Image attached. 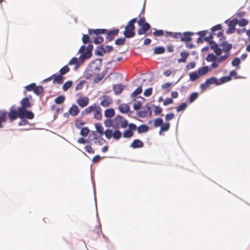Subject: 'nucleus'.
<instances>
[{"label":"nucleus","instance_id":"obj_1","mask_svg":"<svg viewBox=\"0 0 250 250\" xmlns=\"http://www.w3.org/2000/svg\"><path fill=\"white\" fill-rule=\"evenodd\" d=\"M21 106L18 107L19 110L21 112V115L22 113H24L26 116V118L28 119H32L34 117V114L33 113L30 111H28L26 110L27 108H28L31 106V104L29 101V99L28 98H23L21 101Z\"/></svg>","mask_w":250,"mask_h":250},{"label":"nucleus","instance_id":"obj_2","mask_svg":"<svg viewBox=\"0 0 250 250\" xmlns=\"http://www.w3.org/2000/svg\"><path fill=\"white\" fill-rule=\"evenodd\" d=\"M137 21V18H133L131 20L125 27V30L124 32V35L125 38H131L135 36V25L134 23Z\"/></svg>","mask_w":250,"mask_h":250},{"label":"nucleus","instance_id":"obj_3","mask_svg":"<svg viewBox=\"0 0 250 250\" xmlns=\"http://www.w3.org/2000/svg\"><path fill=\"white\" fill-rule=\"evenodd\" d=\"M127 125V121L123 116H117L113 120V126L116 129H118L119 127L125 128Z\"/></svg>","mask_w":250,"mask_h":250},{"label":"nucleus","instance_id":"obj_4","mask_svg":"<svg viewBox=\"0 0 250 250\" xmlns=\"http://www.w3.org/2000/svg\"><path fill=\"white\" fill-rule=\"evenodd\" d=\"M108 140L113 137L115 140H118L122 137V133L119 129H115L114 132L110 129H106L104 133Z\"/></svg>","mask_w":250,"mask_h":250},{"label":"nucleus","instance_id":"obj_5","mask_svg":"<svg viewBox=\"0 0 250 250\" xmlns=\"http://www.w3.org/2000/svg\"><path fill=\"white\" fill-rule=\"evenodd\" d=\"M213 84L216 85H219V79L215 77H212L206 80L204 83L200 84V88L202 91H204L209 87L210 85Z\"/></svg>","mask_w":250,"mask_h":250},{"label":"nucleus","instance_id":"obj_6","mask_svg":"<svg viewBox=\"0 0 250 250\" xmlns=\"http://www.w3.org/2000/svg\"><path fill=\"white\" fill-rule=\"evenodd\" d=\"M8 117L11 122L16 120L18 117L21 119L26 118V116L24 113H22V115H21V112L18 108L17 110L11 109L8 113Z\"/></svg>","mask_w":250,"mask_h":250},{"label":"nucleus","instance_id":"obj_7","mask_svg":"<svg viewBox=\"0 0 250 250\" xmlns=\"http://www.w3.org/2000/svg\"><path fill=\"white\" fill-rule=\"evenodd\" d=\"M113 49V48L112 46L106 45L104 47L103 45H101V46L96 51V54L99 56H103L104 54L110 52Z\"/></svg>","mask_w":250,"mask_h":250},{"label":"nucleus","instance_id":"obj_8","mask_svg":"<svg viewBox=\"0 0 250 250\" xmlns=\"http://www.w3.org/2000/svg\"><path fill=\"white\" fill-rule=\"evenodd\" d=\"M89 103V99L86 96L82 97L77 100V104L82 108L87 106Z\"/></svg>","mask_w":250,"mask_h":250},{"label":"nucleus","instance_id":"obj_9","mask_svg":"<svg viewBox=\"0 0 250 250\" xmlns=\"http://www.w3.org/2000/svg\"><path fill=\"white\" fill-rule=\"evenodd\" d=\"M97 105V104L94 103L91 105L87 106L82 111V115L85 116L93 112Z\"/></svg>","mask_w":250,"mask_h":250},{"label":"nucleus","instance_id":"obj_10","mask_svg":"<svg viewBox=\"0 0 250 250\" xmlns=\"http://www.w3.org/2000/svg\"><path fill=\"white\" fill-rule=\"evenodd\" d=\"M100 102V104L104 107H107L112 103V100L108 95H104Z\"/></svg>","mask_w":250,"mask_h":250},{"label":"nucleus","instance_id":"obj_11","mask_svg":"<svg viewBox=\"0 0 250 250\" xmlns=\"http://www.w3.org/2000/svg\"><path fill=\"white\" fill-rule=\"evenodd\" d=\"M93 113V117L98 120H101L103 118L102 110L100 105H98Z\"/></svg>","mask_w":250,"mask_h":250},{"label":"nucleus","instance_id":"obj_12","mask_svg":"<svg viewBox=\"0 0 250 250\" xmlns=\"http://www.w3.org/2000/svg\"><path fill=\"white\" fill-rule=\"evenodd\" d=\"M119 31V30L118 29H114V30H113L111 31H109L108 32H107L106 31V33L107 34V36L106 37V40L108 42L111 41L112 40H113L114 39V38H115V36H116L118 34Z\"/></svg>","mask_w":250,"mask_h":250},{"label":"nucleus","instance_id":"obj_13","mask_svg":"<svg viewBox=\"0 0 250 250\" xmlns=\"http://www.w3.org/2000/svg\"><path fill=\"white\" fill-rule=\"evenodd\" d=\"M80 112L78 106L75 104H72L68 110V113L71 116L74 117L77 116Z\"/></svg>","mask_w":250,"mask_h":250},{"label":"nucleus","instance_id":"obj_14","mask_svg":"<svg viewBox=\"0 0 250 250\" xmlns=\"http://www.w3.org/2000/svg\"><path fill=\"white\" fill-rule=\"evenodd\" d=\"M220 46L222 48V50L226 53H229V51L232 48V45L230 43H228L226 41L222 42Z\"/></svg>","mask_w":250,"mask_h":250},{"label":"nucleus","instance_id":"obj_15","mask_svg":"<svg viewBox=\"0 0 250 250\" xmlns=\"http://www.w3.org/2000/svg\"><path fill=\"white\" fill-rule=\"evenodd\" d=\"M106 33V29H88V34L90 36H92L95 34L97 36L102 34H105Z\"/></svg>","mask_w":250,"mask_h":250},{"label":"nucleus","instance_id":"obj_16","mask_svg":"<svg viewBox=\"0 0 250 250\" xmlns=\"http://www.w3.org/2000/svg\"><path fill=\"white\" fill-rule=\"evenodd\" d=\"M97 76V73L94 72L91 68L87 69L84 72V77L86 79H94V78Z\"/></svg>","mask_w":250,"mask_h":250},{"label":"nucleus","instance_id":"obj_17","mask_svg":"<svg viewBox=\"0 0 250 250\" xmlns=\"http://www.w3.org/2000/svg\"><path fill=\"white\" fill-rule=\"evenodd\" d=\"M143 146L144 143L139 139L134 140L130 145V147L133 148H141Z\"/></svg>","mask_w":250,"mask_h":250},{"label":"nucleus","instance_id":"obj_18","mask_svg":"<svg viewBox=\"0 0 250 250\" xmlns=\"http://www.w3.org/2000/svg\"><path fill=\"white\" fill-rule=\"evenodd\" d=\"M52 77L53 78V83L62 84L63 82V77L60 74L59 75L53 74Z\"/></svg>","mask_w":250,"mask_h":250},{"label":"nucleus","instance_id":"obj_19","mask_svg":"<svg viewBox=\"0 0 250 250\" xmlns=\"http://www.w3.org/2000/svg\"><path fill=\"white\" fill-rule=\"evenodd\" d=\"M193 35V33L185 32L183 34H182V37H180V40L182 42L190 41L192 39L191 36Z\"/></svg>","mask_w":250,"mask_h":250},{"label":"nucleus","instance_id":"obj_20","mask_svg":"<svg viewBox=\"0 0 250 250\" xmlns=\"http://www.w3.org/2000/svg\"><path fill=\"white\" fill-rule=\"evenodd\" d=\"M181 58L178 59L177 62L178 63L186 62L187 59L189 56V53L187 51H183L180 53Z\"/></svg>","mask_w":250,"mask_h":250},{"label":"nucleus","instance_id":"obj_21","mask_svg":"<svg viewBox=\"0 0 250 250\" xmlns=\"http://www.w3.org/2000/svg\"><path fill=\"white\" fill-rule=\"evenodd\" d=\"M7 113L4 110H0V128L3 127L2 123L6 121V116Z\"/></svg>","mask_w":250,"mask_h":250},{"label":"nucleus","instance_id":"obj_22","mask_svg":"<svg viewBox=\"0 0 250 250\" xmlns=\"http://www.w3.org/2000/svg\"><path fill=\"white\" fill-rule=\"evenodd\" d=\"M113 90L116 95L120 94L123 91L124 86L122 84H116L113 86Z\"/></svg>","mask_w":250,"mask_h":250},{"label":"nucleus","instance_id":"obj_23","mask_svg":"<svg viewBox=\"0 0 250 250\" xmlns=\"http://www.w3.org/2000/svg\"><path fill=\"white\" fill-rule=\"evenodd\" d=\"M170 126V124L169 123H166L165 124L163 123L161 126L160 130L159 132V134L160 135H161L162 131H167L169 129Z\"/></svg>","mask_w":250,"mask_h":250},{"label":"nucleus","instance_id":"obj_24","mask_svg":"<svg viewBox=\"0 0 250 250\" xmlns=\"http://www.w3.org/2000/svg\"><path fill=\"white\" fill-rule=\"evenodd\" d=\"M104 116L107 118H111L115 115V111L114 109L109 108L104 111Z\"/></svg>","mask_w":250,"mask_h":250},{"label":"nucleus","instance_id":"obj_25","mask_svg":"<svg viewBox=\"0 0 250 250\" xmlns=\"http://www.w3.org/2000/svg\"><path fill=\"white\" fill-rule=\"evenodd\" d=\"M119 110L122 113H127L129 111V106L126 104H122L119 106Z\"/></svg>","mask_w":250,"mask_h":250},{"label":"nucleus","instance_id":"obj_26","mask_svg":"<svg viewBox=\"0 0 250 250\" xmlns=\"http://www.w3.org/2000/svg\"><path fill=\"white\" fill-rule=\"evenodd\" d=\"M97 132L99 133L100 136H102L104 133V128L102 125L100 123H97L95 125Z\"/></svg>","mask_w":250,"mask_h":250},{"label":"nucleus","instance_id":"obj_27","mask_svg":"<svg viewBox=\"0 0 250 250\" xmlns=\"http://www.w3.org/2000/svg\"><path fill=\"white\" fill-rule=\"evenodd\" d=\"M142 86H139L130 95V97L132 99H135V97L139 94H141L142 93Z\"/></svg>","mask_w":250,"mask_h":250},{"label":"nucleus","instance_id":"obj_28","mask_svg":"<svg viewBox=\"0 0 250 250\" xmlns=\"http://www.w3.org/2000/svg\"><path fill=\"white\" fill-rule=\"evenodd\" d=\"M139 133L146 132L148 130V127L146 125H142L137 128Z\"/></svg>","mask_w":250,"mask_h":250},{"label":"nucleus","instance_id":"obj_29","mask_svg":"<svg viewBox=\"0 0 250 250\" xmlns=\"http://www.w3.org/2000/svg\"><path fill=\"white\" fill-rule=\"evenodd\" d=\"M166 51L165 48L163 46H159L155 48L154 50V54H161L164 53Z\"/></svg>","mask_w":250,"mask_h":250},{"label":"nucleus","instance_id":"obj_30","mask_svg":"<svg viewBox=\"0 0 250 250\" xmlns=\"http://www.w3.org/2000/svg\"><path fill=\"white\" fill-rule=\"evenodd\" d=\"M43 91V87L42 86H37L35 85V87L34 88L33 92L34 93L37 95H39L41 93H42Z\"/></svg>","mask_w":250,"mask_h":250},{"label":"nucleus","instance_id":"obj_31","mask_svg":"<svg viewBox=\"0 0 250 250\" xmlns=\"http://www.w3.org/2000/svg\"><path fill=\"white\" fill-rule=\"evenodd\" d=\"M231 80L230 76H228L222 77L220 79H219V85H221L225 83L229 82Z\"/></svg>","mask_w":250,"mask_h":250},{"label":"nucleus","instance_id":"obj_32","mask_svg":"<svg viewBox=\"0 0 250 250\" xmlns=\"http://www.w3.org/2000/svg\"><path fill=\"white\" fill-rule=\"evenodd\" d=\"M208 67L204 66L198 69V73L199 75H204L208 73Z\"/></svg>","mask_w":250,"mask_h":250},{"label":"nucleus","instance_id":"obj_33","mask_svg":"<svg viewBox=\"0 0 250 250\" xmlns=\"http://www.w3.org/2000/svg\"><path fill=\"white\" fill-rule=\"evenodd\" d=\"M199 75L197 72H193L190 73L189 78L191 81H196L198 79Z\"/></svg>","mask_w":250,"mask_h":250},{"label":"nucleus","instance_id":"obj_34","mask_svg":"<svg viewBox=\"0 0 250 250\" xmlns=\"http://www.w3.org/2000/svg\"><path fill=\"white\" fill-rule=\"evenodd\" d=\"M72 83H73L71 81L65 82L62 86L63 90L64 91H67L70 87H71Z\"/></svg>","mask_w":250,"mask_h":250},{"label":"nucleus","instance_id":"obj_35","mask_svg":"<svg viewBox=\"0 0 250 250\" xmlns=\"http://www.w3.org/2000/svg\"><path fill=\"white\" fill-rule=\"evenodd\" d=\"M238 20L237 19H233L230 21L229 26L231 27L232 30H235V26L238 24Z\"/></svg>","mask_w":250,"mask_h":250},{"label":"nucleus","instance_id":"obj_36","mask_svg":"<svg viewBox=\"0 0 250 250\" xmlns=\"http://www.w3.org/2000/svg\"><path fill=\"white\" fill-rule=\"evenodd\" d=\"M145 110L141 112V116L144 117L148 115H151V111L149 107L147 106Z\"/></svg>","mask_w":250,"mask_h":250},{"label":"nucleus","instance_id":"obj_37","mask_svg":"<svg viewBox=\"0 0 250 250\" xmlns=\"http://www.w3.org/2000/svg\"><path fill=\"white\" fill-rule=\"evenodd\" d=\"M89 132V129L87 127H84L81 128L80 131V134L82 136L86 137L88 134Z\"/></svg>","mask_w":250,"mask_h":250},{"label":"nucleus","instance_id":"obj_38","mask_svg":"<svg viewBox=\"0 0 250 250\" xmlns=\"http://www.w3.org/2000/svg\"><path fill=\"white\" fill-rule=\"evenodd\" d=\"M65 100V97L64 96L60 95L55 99V102L57 104H61Z\"/></svg>","mask_w":250,"mask_h":250},{"label":"nucleus","instance_id":"obj_39","mask_svg":"<svg viewBox=\"0 0 250 250\" xmlns=\"http://www.w3.org/2000/svg\"><path fill=\"white\" fill-rule=\"evenodd\" d=\"M70 70L69 67L66 65L62 67L60 70V74L62 76L65 75L66 73L68 72Z\"/></svg>","mask_w":250,"mask_h":250},{"label":"nucleus","instance_id":"obj_40","mask_svg":"<svg viewBox=\"0 0 250 250\" xmlns=\"http://www.w3.org/2000/svg\"><path fill=\"white\" fill-rule=\"evenodd\" d=\"M216 57L213 53L208 54L206 58V61L209 62H214L216 60Z\"/></svg>","mask_w":250,"mask_h":250},{"label":"nucleus","instance_id":"obj_41","mask_svg":"<svg viewBox=\"0 0 250 250\" xmlns=\"http://www.w3.org/2000/svg\"><path fill=\"white\" fill-rule=\"evenodd\" d=\"M93 45L92 44H89L86 50V57L87 58H89L91 57V54H92V50L93 49Z\"/></svg>","mask_w":250,"mask_h":250},{"label":"nucleus","instance_id":"obj_42","mask_svg":"<svg viewBox=\"0 0 250 250\" xmlns=\"http://www.w3.org/2000/svg\"><path fill=\"white\" fill-rule=\"evenodd\" d=\"M163 123V120L161 118H157L154 120V127H157L161 126L162 124Z\"/></svg>","mask_w":250,"mask_h":250},{"label":"nucleus","instance_id":"obj_43","mask_svg":"<svg viewBox=\"0 0 250 250\" xmlns=\"http://www.w3.org/2000/svg\"><path fill=\"white\" fill-rule=\"evenodd\" d=\"M133 135V132L130 130L127 129L125 130L123 133V137L124 138H130Z\"/></svg>","mask_w":250,"mask_h":250},{"label":"nucleus","instance_id":"obj_44","mask_svg":"<svg viewBox=\"0 0 250 250\" xmlns=\"http://www.w3.org/2000/svg\"><path fill=\"white\" fill-rule=\"evenodd\" d=\"M198 96V94L197 92H194L192 93L189 98V102L190 103H192L197 98Z\"/></svg>","mask_w":250,"mask_h":250},{"label":"nucleus","instance_id":"obj_45","mask_svg":"<svg viewBox=\"0 0 250 250\" xmlns=\"http://www.w3.org/2000/svg\"><path fill=\"white\" fill-rule=\"evenodd\" d=\"M92 38L94 40L95 44H99L104 41V39L101 36L92 37Z\"/></svg>","mask_w":250,"mask_h":250},{"label":"nucleus","instance_id":"obj_46","mask_svg":"<svg viewBox=\"0 0 250 250\" xmlns=\"http://www.w3.org/2000/svg\"><path fill=\"white\" fill-rule=\"evenodd\" d=\"M187 105L186 103H182L180 105L176 107V110L178 112L184 111L187 108Z\"/></svg>","mask_w":250,"mask_h":250},{"label":"nucleus","instance_id":"obj_47","mask_svg":"<svg viewBox=\"0 0 250 250\" xmlns=\"http://www.w3.org/2000/svg\"><path fill=\"white\" fill-rule=\"evenodd\" d=\"M195 65H196V63L194 62H189L186 65V68H185V70L188 71L190 69H193L195 67Z\"/></svg>","mask_w":250,"mask_h":250},{"label":"nucleus","instance_id":"obj_48","mask_svg":"<svg viewBox=\"0 0 250 250\" xmlns=\"http://www.w3.org/2000/svg\"><path fill=\"white\" fill-rule=\"evenodd\" d=\"M229 54H230V53H227L225 54V55L220 57L217 59L218 63H220V62H224L225 60H226L229 57Z\"/></svg>","mask_w":250,"mask_h":250},{"label":"nucleus","instance_id":"obj_49","mask_svg":"<svg viewBox=\"0 0 250 250\" xmlns=\"http://www.w3.org/2000/svg\"><path fill=\"white\" fill-rule=\"evenodd\" d=\"M68 64L69 65L75 64L76 68H77L79 65L78 59L76 57H73L69 61V62H68Z\"/></svg>","mask_w":250,"mask_h":250},{"label":"nucleus","instance_id":"obj_50","mask_svg":"<svg viewBox=\"0 0 250 250\" xmlns=\"http://www.w3.org/2000/svg\"><path fill=\"white\" fill-rule=\"evenodd\" d=\"M84 125V123L80 119H77L75 122V125L78 128H81L82 126Z\"/></svg>","mask_w":250,"mask_h":250},{"label":"nucleus","instance_id":"obj_51","mask_svg":"<svg viewBox=\"0 0 250 250\" xmlns=\"http://www.w3.org/2000/svg\"><path fill=\"white\" fill-rule=\"evenodd\" d=\"M240 63V60L238 58H234L231 62V64L233 66H238L239 68V65Z\"/></svg>","mask_w":250,"mask_h":250},{"label":"nucleus","instance_id":"obj_52","mask_svg":"<svg viewBox=\"0 0 250 250\" xmlns=\"http://www.w3.org/2000/svg\"><path fill=\"white\" fill-rule=\"evenodd\" d=\"M84 83V81H80L79 83L76 85L75 87V90L78 91L79 90L82 89L83 86V84Z\"/></svg>","mask_w":250,"mask_h":250},{"label":"nucleus","instance_id":"obj_53","mask_svg":"<svg viewBox=\"0 0 250 250\" xmlns=\"http://www.w3.org/2000/svg\"><path fill=\"white\" fill-rule=\"evenodd\" d=\"M248 21L245 19H242L238 21V24L240 26H245L248 24Z\"/></svg>","mask_w":250,"mask_h":250},{"label":"nucleus","instance_id":"obj_54","mask_svg":"<svg viewBox=\"0 0 250 250\" xmlns=\"http://www.w3.org/2000/svg\"><path fill=\"white\" fill-rule=\"evenodd\" d=\"M152 88L150 87L146 89L144 92V95L146 97H149L150 96L152 93Z\"/></svg>","mask_w":250,"mask_h":250},{"label":"nucleus","instance_id":"obj_55","mask_svg":"<svg viewBox=\"0 0 250 250\" xmlns=\"http://www.w3.org/2000/svg\"><path fill=\"white\" fill-rule=\"evenodd\" d=\"M36 83H32L30 84L29 85H28L25 87V88L26 91H34V88L35 87Z\"/></svg>","mask_w":250,"mask_h":250},{"label":"nucleus","instance_id":"obj_56","mask_svg":"<svg viewBox=\"0 0 250 250\" xmlns=\"http://www.w3.org/2000/svg\"><path fill=\"white\" fill-rule=\"evenodd\" d=\"M125 38H119L115 41V44L119 45H123L125 43Z\"/></svg>","mask_w":250,"mask_h":250},{"label":"nucleus","instance_id":"obj_57","mask_svg":"<svg viewBox=\"0 0 250 250\" xmlns=\"http://www.w3.org/2000/svg\"><path fill=\"white\" fill-rule=\"evenodd\" d=\"M154 36L156 37L162 36L164 34V31L162 30H155L153 33Z\"/></svg>","mask_w":250,"mask_h":250},{"label":"nucleus","instance_id":"obj_58","mask_svg":"<svg viewBox=\"0 0 250 250\" xmlns=\"http://www.w3.org/2000/svg\"><path fill=\"white\" fill-rule=\"evenodd\" d=\"M84 149L87 152H88L89 153L93 154L95 152L94 150L92 148V147L90 146H89V145L86 146L84 147Z\"/></svg>","mask_w":250,"mask_h":250},{"label":"nucleus","instance_id":"obj_59","mask_svg":"<svg viewBox=\"0 0 250 250\" xmlns=\"http://www.w3.org/2000/svg\"><path fill=\"white\" fill-rule=\"evenodd\" d=\"M155 108L154 113L156 115H160L162 112V109L160 106L153 105Z\"/></svg>","mask_w":250,"mask_h":250},{"label":"nucleus","instance_id":"obj_60","mask_svg":"<svg viewBox=\"0 0 250 250\" xmlns=\"http://www.w3.org/2000/svg\"><path fill=\"white\" fill-rule=\"evenodd\" d=\"M173 103V100L171 98L166 99L163 103L164 105L166 106Z\"/></svg>","mask_w":250,"mask_h":250},{"label":"nucleus","instance_id":"obj_61","mask_svg":"<svg viewBox=\"0 0 250 250\" xmlns=\"http://www.w3.org/2000/svg\"><path fill=\"white\" fill-rule=\"evenodd\" d=\"M140 26L142 27L143 28V30H145L147 32L149 30V29L150 28V25L147 22L142 24V25Z\"/></svg>","mask_w":250,"mask_h":250},{"label":"nucleus","instance_id":"obj_62","mask_svg":"<svg viewBox=\"0 0 250 250\" xmlns=\"http://www.w3.org/2000/svg\"><path fill=\"white\" fill-rule=\"evenodd\" d=\"M171 37L174 39H180V37H182V34L179 32H172V34Z\"/></svg>","mask_w":250,"mask_h":250},{"label":"nucleus","instance_id":"obj_63","mask_svg":"<svg viewBox=\"0 0 250 250\" xmlns=\"http://www.w3.org/2000/svg\"><path fill=\"white\" fill-rule=\"evenodd\" d=\"M171 86V83H166L165 84L162 85L161 88L163 89L166 90L168 89L170 86Z\"/></svg>","mask_w":250,"mask_h":250},{"label":"nucleus","instance_id":"obj_64","mask_svg":"<svg viewBox=\"0 0 250 250\" xmlns=\"http://www.w3.org/2000/svg\"><path fill=\"white\" fill-rule=\"evenodd\" d=\"M175 115L173 113H169L166 115L165 119L167 121H168L173 119Z\"/></svg>","mask_w":250,"mask_h":250}]
</instances>
